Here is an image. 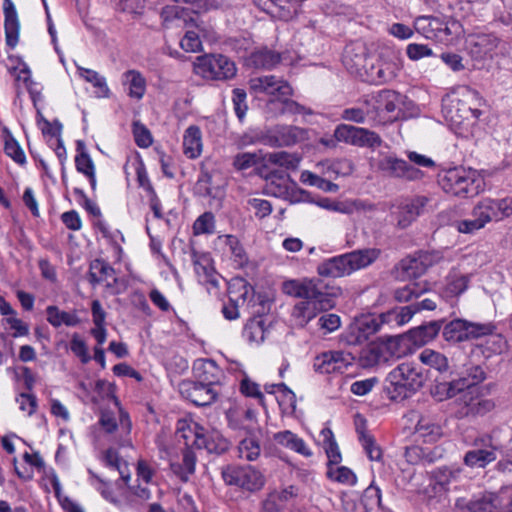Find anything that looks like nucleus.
I'll return each mask as SVG.
<instances>
[{"instance_id": "56", "label": "nucleus", "mask_w": 512, "mask_h": 512, "mask_svg": "<svg viewBox=\"0 0 512 512\" xmlns=\"http://www.w3.org/2000/svg\"><path fill=\"white\" fill-rule=\"evenodd\" d=\"M368 80L376 83H385L392 80L396 74L389 64L372 65L370 72L367 71Z\"/></svg>"}, {"instance_id": "3", "label": "nucleus", "mask_w": 512, "mask_h": 512, "mask_svg": "<svg viewBox=\"0 0 512 512\" xmlns=\"http://www.w3.org/2000/svg\"><path fill=\"white\" fill-rule=\"evenodd\" d=\"M381 255L378 248L354 250L339 256L326 259L317 267V273L322 277L340 278L366 268L374 263Z\"/></svg>"}, {"instance_id": "50", "label": "nucleus", "mask_w": 512, "mask_h": 512, "mask_svg": "<svg viewBox=\"0 0 512 512\" xmlns=\"http://www.w3.org/2000/svg\"><path fill=\"white\" fill-rule=\"evenodd\" d=\"M253 2L261 10L285 21L293 18L284 16L286 5H288V2H291L290 0H253Z\"/></svg>"}, {"instance_id": "35", "label": "nucleus", "mask_w": 512, "mask_h": 512, "mask_svg": "<svg viewBox=\"0 0 512 512\" xmlns=\"http://www.w3.org/2000/svg\"><path fill=\"white\" fill-rule=\"evenodd\" d=\"M281 60L279 53L267 48H261L251 53L248 63L254 68L271 69Z\"/></svg>"}, {"instance_id": "32", "label": "nucleus", "mask_w": 512, "mask_h": 512, "mask_svg": "<svg viewBox=\"0 0 512 512\" xmlns=\"http://www.w3.org/2000/svg\"><path fill=\"white\" fill-rule=\"evenodd\" d=\"M183 152L190 159H195L201 155L202 133L198 126L191 125L185 130Z\"/></svg>"}, {"instance_id": "12", "label": "nucleus", "mask_w": 512, "mask_h": 512, "mask_svg": "<svg viewBox=\"0 0 512 512\" xmlns=\"http://www.w3.org/2000/svg\"><path fill=\"white\" fill-rule=\"evenodd\" d=\"M485 378L486 373L481 366H471L466 369L465 376L451 382L437 384L435 386V394L440 396V400L452 398L463 390L479 388L477 385L484 381Z\"/></svg>"}, {"instance_id": "4", "label": "nucleus", "mask_w": 512, "mask_h": 512, "mask_svg": "<svg viewBox=\"0 0 512 512\" xmlns=\"http://www.w3.org/2000/svg\"><path fill=\"white\" fill-rule=\"evenodd\" d=\"M421 368L412 362H404L395 367L387 376L385 392L389 399L402 401L415 394L424 384Z\"/></svg>"}, {"instance_id": "52", "label": "nucleus", "mask_w": 512, "mask_h": 512, "mask_svg": "<svg viewBox=\"0 0 512 512\" xmlns=\"http://www.w3.org/2000/svg\"><path fill=\"white\" fill-rule=\"evenodd\" d=\"M203 440L204 444H201L200 449L204 448L209 453L222 454L229 447V442L218 432L204 434Z\"/></svg>"}, {"instance_id": "43", "label": "nucleus", "mask_w": 512, "mask_h": 512, "mask_svg": "<svg viewBox=\"0 0 512 512\" xmlns=\"http://www.w3.org/2000/svg\"><path fill=\"white\" fill-rule=\"evenodd\" d=\"M429 290L427 282H410L404 287L398 288L394 292V297L398 302H409L413 298H418Z\"/></svg>"}, {"instance_id": "51", "label": "nucleus", "mask_w": 512, "mask_h": 512, "mask_svg": "<svg viewBox=\"0 0 512 512\" xmlns=\"http://www.w3.org/2000/svg\"><path fill=\"white\" fill-rule=\"evenodd\" d=\"M366 117L372 120L371 109L367 99L364 100L360 106L346 108L341 113V118L343 120L356 123H363Z\"/></svg>"}, {"instance_id": "55", "label": "nucleus", "mask_w": 512, "mask_h": 512, "mask_svg": "<svg viewBox=\"0 0 512 512\" xmlns=\"http://www.w3.org/2000/svg\"><path fill=\"white\" fill-rule=\"evenodd\" d=\"M487 203L492 211V217L495 221L501 220L512 215V199L504 198L494 200L487 198Z\"/></svg>"}, {"instance_id": "30", "label": "nucleus", "mask_w": 512, "mask_h": 512, "mask_svg": "<svg viewBox=\"0 0 512 512\" xmlns=\"http://www.w3.org/2000/svg\"><path fill=\"white\" fill-rule=\"evenodd\" d=\"M429 199L426 196H417L401 207L398 224L405 228L418 216L426 211Z\"/></svg>"}, {"instance_id": "21", "label": "nucleus", "mask_w": 512, "mask_h": 512, "mask_svg": "<svg viewBox=\"0 0 512 512\" xmlns=\"http://www.w3.org/2000/svg\"><path fill=\"white\" fill-rule=\"evenodd\" d=\"M193 372L197 381L213 388L221 385L225 378L223 370L212 359H197Z\"/></svg>"}, {"instance_id": "23", "label": "nucleus", "mask_w": 512, "mask_h": 512, "mask_svg": "<svg viewBox=\"0 0 512 512\" xmlns=\"http://www.w3.org/2000/svg\"><path fill=\"white\" fill-rule=\"evenodd\" d=\"M443 321L435 320L412 328L405 336L396 338L399 342H410L417 347L424 346L432 341L440 332Z\"/></svg>"}, {"instance_id": "57", "label": "nucleus", "mask_w": 512, "mask_h": 512, "mask_svg": "<svg viewBox=\"0 0 512 512\" xmlns=\"http://www.w3.org/2000/svg\"><path fill=\"white\" fill-rule=\"evenodd\" d=\"M78 71L82 78L100 90L102 96H109L110 90L107 86L106 79L103 76L94 70L83 67H78Z\"/></svg>"}, {"instance_id": "39", "label": "nucleus", "mask_w": 512, "mask_h": 512, "mask_svg": "<svg viewBox=\"0 0 512 512\" xmlns=\"http://www.w3.org/2000/svg\"><path fill=\"white\" fill-rule=\"evenodd\" d=\"M442 19L432 16H421L414 22L415 30L427 39L437 41L439 29H441Z\"/></svg>"}, {"instance_id": "13", "label": "nucleus", "mask_w": 512, "mask_h": 512, "mask_svg": "<svg viewBox=\"0 0 512 512\" xmlns=\"http://www.w3.org/2000/svg\"><path fill=\"white\" fill-rule=\"evenodd\" d=\"M440 259L438 252L417 251L399 262L396 267L398 277L402 280L420 277Z\"/></svg>"}, {"instance_id": "31", "label": "nucleus", "mask_w": 512, "mask_h": 512, "mask_svg": "<svg viewBox=\"0 0 512 512\" xmlns=\"http://www.w3.org/2000/svg\"><path fill=\"white\" fill-rule=\"evenodd\" d=\"M273 438L279 445L304 457L312 456V451L308 448L305 441L289 430L275 433Z\"/></svg>"}, {"instance_id": "64", "label": "nucleus", "mask_w": 512, "mask_h": 512, "mask_svg": "<svg viewBox=\"0 0 512 512\" xmlns=\"http://www.w3.org/2000/svg\"><path fill=\"white\" fill-rule=\"evenodd\" d=\"M467 508L470 512H498L491 496L474 499L468 503Z\"/></svg>"}, {"instance_id": "7", "label": "nucleus", "mask_w": 512, "mask_h": 512, "mask_svg": "<svg viewBox=\"0 0 512 512\" xmlns=\"http://www.w3.org/2000/svg\"><path fill=\"white\" fill-rule=\"evenodd\" d=\"M195 74L207 80L224 81L232 79L237 72L236 65L222 54H205L194 62Z\"/></svg>"}, {"instance_id": "58", "label": "nucleus", "mask_w": 512, "mask_h": 512, "mask_svg": "<svg viewBox=\"0 0 512 512\" xmlns=\"http://www.w3.org/2000/svg\"><path fill=\"white\" fill-rule=\"evenodd\" d=\"M247 94L244 89L241 88H235L232 91V103L234 112L239 119L240 122H242L246 116V112L248 110L247 105Z\"/></svg>"}, {"instance_id": "44", "label": "nucleus", "mask_w": 512, "mask_h": 512, "mask_svg": "<svg viewBox=\"0 0 512 512\" xmlns=\"http://www.w3.org/2000/svg\"><path fill=\"white\" fill-rule=\"evenodd\" d=\"M438 448L435 447L431 450H426L419 446H411L405 449L404 456L406 461L410 464H417L419 462L432 463L436 457L440 456Z\"/></svg>"}, {"instance_id": "11", "label": "nucleus", "mask_w": 512, "mask_h": 512, "mask_svg": "<svg viewBox=\"0 0 512 512\" xmlns=\"http://www.w3.org/2000/svg\"><path fill=\"white\" fill-rule=\"evenodd\" d=\"M221 475L227 485L251 492L261 489L265 482L262 473L251 465H227Z\"/></svg>"}, {"instance_id": "9", "label": "nucleus", "mask_w": 512, "mask_h": 512, "mask_svg": "<svg viewBox=\"0 0 512 512\" xmlns=\"http://www.w3.org/2000/svg\"><path fill=\"white\" fill-rule=\"evenodd\" d=\"M463 96L465 99L453 98L443 103V113L448 121L453 125H461L465 121H476L482 114L481 110L468 104L469 99L478 102L482 101L480 94L469 87L464 88Z\"/></svg>"}, {"instance_id": "8", "label": "nucleus", "mask_w": 512, "mask_h": 512, "mask_svg": "<svg viewBox=\"0 0 512 512\" xmlns=\"http://www.w3.org/2000/svg\"><path fill=\"white\" fill-rule=\"evenodd\" d=\"M404 97L389 89H383L373 94L368 100L372 120L384 124L396 120L401 112Z\"/></svg>"}, {"instance_id": "20", "label": "nucleus", "mask_w": 512, "mask_h": 512, "mask_svg": "<svg viewBox=\"0 0 512 512\" xmlns=\"http://www.w3.org/2000/svg\"><path fill=\"white\" fill-rule=\"evenodd\" d=\"M499 43L500 40L493 34L473 33L466 38V48L470 55L477 60L492 58Z\"/></svg>"}, {"instance_id": "24", "label": "nucleus", "mask_w": 512, "mask_h": 512, "mask_svg": "<svg viewBox=\"0 0 512 512\" xmlns=\"http://www.w3.org/2000/svg\"><path fill=\"white\" fill-rule=\"evenodd\" d=\"M308 138V131L297 126H277L273 135L268 137V144L274 147H288Z\"/></svg>"}, {"instance_id": "6", "label": "nucleus", "mask_w": 512, "mask_h": 512, "mask_svg": "<svg viewBox=\"0 0 512 512\" xmlns=\"http://www.w3.org/2000/svg\"><path fill=\"white\" fill-rule=\"evenodd\" d=\"M241 290H243V292L240 294L237 302L240 299H242L243 303L248 300V306H251L252 308H254L256 304L260 306V308L253 309L252 313L257 314V316H254L247 321L242 335L249 343L261 344L269 333L266 320L260 315L261 313H264L268 301L263 299L261 295L255 297L254 288L244 280H241Z\"/></svg>"}, {"instance_id": "62", "label": "nucleus", "mask_w": 512, "mask_h": 512, "mask_svg": "<svg viewBox=\"0 0 512 512\" xmlns=\"http://www.w3.org/2000/svg\"><path fill=\"white\" fill-rule=\"evenodd\" d=\"M4 150L6 155L12 158L17 164L24 165L26 163V156L23 149L12 136L6 138Z\"/></svg>"}, {"instance_id": "63", "label": "nucleus", "mask_w": 512, "mask_h": 512, "mask_svg": "<svg viewBox=\"0 0 512 512\" xmlns=\"http://www.w3.org/2000/svg\"><path fill=\"white\" fill-rule=\"evenodd\" d=\"M225 238V243L228 246L230 253L234 257V261L238 265L243 266L247 262L248 258L239 240L232 235H227Z\"/></svg>"}, {"instance_id": "38", "label": "nucleus", "mask_w": 512, "mask_h": 512, "mask_svg": "<svg viewBox=\"0 0 512 512\" xmlns=\"http://www.w3.org/2000/svg\"><path fill=\"white\" fill-rule=\"evenodd\" d=\"M322 438V445L328 458L329 467L338 465L341 460V452L335 440L332 430L328 427L323 428L320 432Z\"/></svg>"}, {"instance_id": "61", "label": "nucleus", "mask_w": 512, "mask_h": 512, "mask_svg": "<svg viewBox=\"0 0 512 512\" xmlns=\"http://www.w3.org/2000/svg\"><path fill=\"white\" fill-rule=\"evenodd\" d=\"M327 476L343 484L353 485L356 482L355 474L352 472L351 469L345 466H340L336 468H333L332 466L329 467L327 471Z\"/></svg>"}, {"instance_id": "34", "label": "nucleus", "mask_w": 512, "mask_h": 512, "mask_svg": "<svg viewBox=\"0 0 512 512\" xmlns=\"http://www.w3.org/2000/svg\"><path fill=\"white\" fill-rule=\"evenodd\" d=\"M415 433L426 443H434L442 437V428L428 417H421L416 426Z\"/></svg>"}, {"instance_id": "17", "label": "nucleus", "mask_w": 512, "mask_h": 512, "mask_svg": "<svg viewBox=\"0 0 512 512\" xmlns=\"http://www.w3.org/2000/svg\"><path fill=\"white\" fill-rule=\"evenodd\" d=\"M180 394L196 406H208L214 403L219 391L199 381L183 380L179 383Z\"/></svg>"}, {"instance_id": "53", "label": "nucleus", "mask_w": 512, "mask_h": 512, "mask_svg": "<svg viewBox=\"0 0 512 512\" xmlns=\"http://www.w3.org/2000/svg\"><path fill=\"white\" fill-rule=\"evenodd\" d=\"M359 440L371 461H380L382 459V450L376 443L374 437L366 433L363 429L357 428Z\"/></svg>"}, {"instance_id": "45", "label": "nucleus", "mask_w": 512, "mask_h": 512, "mask_svg": "<svg viewBox=\"0 0 512 512\" xmlns=\"http://www.w3.org/2000/svg\"><path fill=\"white\" fill-rule=\"evenodd\" d=\"M473 447L488 449V451H493L495 454L497 451H501L504 447V443L500 439V430L493 429L489 433L478 435L473 440Z\"/></svg>"}, {"instance_id": "33", "label": "nucleus", "mask_w": 512, "mask_h": 512, "mask_svg": "<svg viewBox=\"0 0 512 512\" xmlns=\"http://www.w3.org/2000/svg\"><path fill=\"white\" fill-rule=\"evenodd\" d=\"M496 459L497 455L493 451L474 447L465 453L463 463L470 468H485Z\"/></svg>"}, {"instance_id": "22", "label": "nucleus", "mask_w": 512, "mask_h": 512, "mask_svg": "<svg viewBox=\"0 0 512 512\" xmlns=\"http://www.w3.org/2000/svg\"><path fill=\"white\" fill-rule=\"evenodd\" d=\"M395 340H389V344L371 342L360 352L359 362L362 367L370 368L382 363L388 362L391 352L390 348L396 343Z\"/></svg>"}, {"instance_id": "28", "label": "nucleus", "mask_w": 512, "mask_h": 512, "mask_svg": "<svg viewBox=\"0 0 512 512\" xmlns=\"http://www.w3.org/2000/svg\"><path fill=\"white\" fill-rule=\"evenodd\" d=\"M88 280L93 286L105 283L110 291L118 282L114 268L102 259H95L90 263Z\"/></svg>"}, {"instance_id": "54", "label": "nucleus", "mask_w": 512, "mask_h": 512, "mask_svg": "<svg viewBox=\"0 0 512 512\" xmlns=\"http://www.w3.org/2000/svg\"><path fill=\"white\" fill-rule=\"evenodd\" d=\"M77 155L75 157V166L78 172L89 175L90 172H95V165L90 155L85 151V146L82 141H77Z\"/></svg>"}, {"instance_id": "26", "label": "nucleus", "mask_w": 512, "mask_h": 512, "mask_svg": "<svg viewBox=\"0 0 512 512\" xmlns=\"http://www.w3.org/2000/svg\"><path fill=\"white\" fill-rule=\"evenodd\" d=\"M380 168L389 175L407 180H417L422 178L423 173L418 168L410 165L408 162L394 158L386 157L380 162Z\"/></svg>"}, {"instance_id": "19", "label": "nucleus", "mask_w": 512, "mask_h": 512, "mask_svg": "<svg viewBox=\"0 0 512 512\" xmlns=\"http://www.w3.org/2000/svg\"><path fill=\"white\" fill-rule=\"evenodd\" d=\"M367 56V48L363 43H350L344 49L342 63L349 73L363 78L367 74Z\"/></svg>"}, {"instance_id": "1", "label": "nucleus", "mask_w": 512, "mask_h": 512, "mask_svg": "<svg viewBox=\"0 0 512 512\" xmlns=\"http://www.w3.org/2000/svg\"><path fill=\"white\" fill-rule=\"evenodd\" d=\"M282 289L289 296L305 299L297 303L292 311V316L302 327L316 316L317 311L333 308L335 299L342 294L340 287L330 285L320 278L288 280L283 283Z\"/></svg>"}, {"instance_id": "15", "label": "nucleus", "mask_w": 512, "mask_h": 512, "mask_svg": "<svg viewBox=\"0 0 512 512\" xmlns=\"http://www.w3.org/2000/svg\"><path fill=\"white\" fill-rule=\"evenodd\" d=\"M480 388L463 390L458 398L460 417H478L494 409L495 403L492 399L484 398L479 393Z\"/></svg>"}, {"instance_id": "2", "label": "nucleus", "mask_w": 512, "mask_h": 512, "mask_svg": "<svg viewBox=\"0 0 512 512\" xmlns=\"http://www.w3.org/2000/svg\"><path fill=\"white\" fill-rule=\"evenodd\" d=\"M204 428L191 419H180L176 424V438L183 441L185 448L182 451V463L170 462V469L181 481L187 482L195 472L196 455L193 447L200 449L204 444Z\"/></svg>"}, {"instance_id": "42", "label": "nucleus", "mask_w": 512, "mask_h": 512, "mask_svg": "<svg viewBox=\"0 0 512 512\" xmlns=\"http://www.w3.org/2000/svg\"><path fill=\"white\" fill-rule=\"evenodd\" d=\"M463 469L460 467H439L432 471V479L434 483L442 489L459 480Z\"/></svg>"}, {"instance_id": "37", "label": "nucleus", "mask_w": 512, "mask_h": 512, "mask_svg": "<svg viewBox=\"0 0 512 512\" xmlns=\"http://www.w3.org/2000/svg\"><path fill=\"white\" fill-rule=\"evenodd\" d=\"M123 84L128 86V96L137 100L146 92V80L137 70H128L123 74Z\"/></svg>"}, {"instance_id": "40", "label": "nucleus", "mask_w": 512, "mask_h": 512, "mask_svg": "<svg viewBox=\"0 0 512 512\" xmlns=\"http://www.w3.org/2000/svg\"><path fill=\"white\" fill-rule=\"evenodd\" d=\"M264 161L268 164L284 167L287 170H295L298 168L301 158L297 153L279 151L265 154Z\"/></svg>"}, {"instance_id": "48", "label": "nucleus", "mask_w": 512, "mask_h": 512, "mask_svg": "<svg viewBox=\"0 0 512 512\" xmlns=\"http://www.w3.org/2000/svg\"><path fill=\"white\" fill-rule=\"evenodd\" d=\"M355 322L362 329V332H365L368 337L377 333L383 326L387 325L386 320L383 317V313L379 315H362L355 319Z\"/></svg>"}, {"instance_id": "10", "label": "nucleus", "mask_w": 512, "mask_h": 512, "mask_svg": "<svg viewBox=\"0 0 512 512\" xmlns=\"http://www.w3.org/2000/svg\"><path fill=\"white\" fill-rule=\"evenodd\" d=\"M495 326L491 323H476L464 319H454L443 327L442 335L448 342H463L490 335Z\"/></svg>"}, {"instance_id": "46", "label": "nucleus", "mask_w": 512, "mask_h": 512, "mask_svg": "<svg viewBox=\"0 0 512 512\" xmlns=\"http://www.w3.org/2000/svg\"><path fill=\"white\" fill-rule=\"evenodd\" d=\"M419 360L423 364L439 372L447 371L449 368L447 357L444 354L431 349H424L419 354Z\"/></svg>"}, {"instance_id": "5", "label": "nucleus", "mask_w": 512, "mask_h": 512, "mask_svg": "<svg viewBox=\"0 0 512 512\" xmlns=\"http://www.w3.org/2000/svg\"><path fill=\"white\" fill-rule=\"evenodd\" d=\"M438 183L448 194L472 198L484 190V180L475 170L455 167L438 175Z\"/></svg>"}, {"instance_id": "16", "label": "nucleus", "mask_w": 512, "mask_h": 512, "mask_svg": "<svg viewBox=\"0 0 512 512\" xmlns=\"http://www.w3.org/2000/svg\"><path fill=\"white\" fill-rule=\"evenodd\" d=\"M354 357L344 351H326L314 358L313 368L320 374L344 373L353 364Z\"/></svg>"}, {"instance_id": "27", "label": "nucleus", "mask_w": 512, "mask_h": 512, "mask_svg": "<svg viewBox=\"0 0 512 512\" xmlns=\"http://www.w3.org/2000/svg\"><path fill=\"white\" fill-rule=\"evenodd\" d=\"M3 13L6 44L14 49L19 40L20 22L12 0H3Z\"/></svg>"}, {"instance_id": "49", "label": "nucleus", "mask_w": 512, "mask_h": 512, "mask_svg": "<svg viewBox=\"0 0 512 512\" xmlns=\"http://www.w3.org/2000/svg\"><path fill=\"white\" fill-rule=\"evenodd\" d=\"M416 312L414 305L405 306L400 310H389L383 313L388 326H402L407 323Z\"/></svg>"}, {"instance_id": "29", "label": "nucleus", "mask_w": 512, "mask_h": 512, "mask_svg": "<svg viewBox=\"0 0 512 512\" xmlns=\"http://www.w3.org/2000/svg\"><path fill=\"white\" fill-rule=\"evenodd\" d=\"M194 270L198 281L203 285H210L218 289L220 275L216 272L212 259L207 255H201L193 260Z\"/></svg>"}, {"instance_id": "59", "label": "nucleus", "mask_w": 512, "mask_h": 512, "mask_svg": "<svg viewBox=\"0 0 512 512\" xmlns=\"http://www.w3.org/2000/svg\"><path fill=\"white\" fill-rule=\"evenodd\" d=\"M194 234H212L215 231V217L211 212L200 215L193 224Z\"/></svg>"}, {"instance_id": "41", "label": "nucleus", "mask_w": 512, "mask_h": 512, "mask_svg": "<svg viewBox=\"0 0 512 512\" xmlns=\"http://www.w3.org/2000/svg\"><path fill=\"white\" fill-rule=\"evenodd\" d=\"M47 313V321L53 327H60L62 324L66 326H76L79 324L80 320L78 316L74 313H69L65 311H61L57 306L50 305L46 308Z\"/></svg>"}, {"instance_id": "25", "label": "nucleus", "mask_w": 512, "mask_h": 512, "mask_svg": "<svg viewBox=\"0 0 512 512\" xmlns=\"http://www.w3.org/2000/svg\"><path fill=\"white\" fill-rule=\"evenodd\" d=\"M222 187L223 183L219 172L207 171L202 168L194 191L201 197L219 198L222 195Z\"/></svg>"}, {"instance_id": "18", "label": "nucleus", "mask_w": 512, "mask_h": 512, "mask_svg": "<svg viewBox=\"0 0 512 512\" xmlns=\"http://www.w3.org/2000/svg\"><path fill=\"white\" fill-rule=\"evenodd\" d=\"M250 89L256 93H265L282 100L292 95V88L285 80L278 79L274 75L255 77L249 81Z\"/></svg>"}, {"instance_id": "47", "label": "nucleus", "mask_w": 512, "mask_h": 512, "mask_svg": "<svg viewBox=\"0 0 512 512\" xmlns=\"http://www.w3.org/2000/svg\"><path fill=\"white\" fill-rule=\"evenodd\" d=\"M237 450L239 458L247 461H255L261 453L260 443L254 436L242 439L238 444Z\"/></svg>"}, {"instance_id": "60", "label": "nucleus", "mask_w": 512, "mask_h": 512, "mask_svg": "<svg viewBox=\"0 0 512 512\" xmlns=\"http://www.w3.org/2000/svg\"><path fill=\"white\" fill-rule=\"evenodd\" d=\"M361 501L365 508H382L381 490L372 482L363 492Z\"/></svg>"}, {"instance_id": "36", "label": "nucleus", "mask_w": 512, "mask_h": 512, "mask_svg": "<svg viewBox=\"0 0 512 512\" xmlns=\"http://www.w3.org/2000/svg\"><path fill=\"white\" fill-rule=\"evenodd\" d=\"M469 277L452 271L446 277V283L442 295L446 298L458 297L468 288Z\"/></svg>"}, {"instance_id": "14", "label": "nucleus", "mask_w": 512, "mask_h": 512, "mask_svg": "<svg viewBox=\"0 0 512 512\" xmlns=\"http://www.w3.org/2000/svg\"><path fill=\"white\" fill-rule=\"evenodd\" d=\"M338 141H344L359 147L377 148L381 146L382 139L374 131L366 128L340 124L334 131Z\"/></svg>"}]
</instances>
